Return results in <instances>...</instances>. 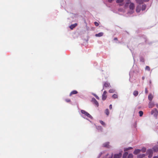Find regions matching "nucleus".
Instances as JSON below:
<instances>
[{"mask_svg": "<svg viewBox=\"0 0 158 158\" xmlns=\"http://www.w3.org/2000/svg\"><path fill=\"white\" fill-rule=\"evenodd\" d=\"M151 114L156 118L158 115V111L155 108L152 110L151 111Z\"/></svg>", "mask_w": 158, "mask_h": 158, "instance_id": "obj_1", "label": "nucleus"}, {"mask_svg": "<svg viewBox=\"0 0 158 158\" xmlns=\"http://www.w3.org/2000/svg\"><path fill=\"white\" fill-rule=\"evenodd\" d=\"M81 113L84 114L85 116H86L87 117L92 118V116L87 112H86L84 110H81Z\"/></svg>", "mask_w": 158, "mask_h": 158, "instance_id": "obj_2", "label": "nucleus"}, {"mask_svg": "<svg viewBox=\"0 0 158 158\" xmlns=\"http://www.w3.org/2000/svg\"><path fill=\"white\" fill-rule=\"evenodd\" d=\"M146 154L148 155V157L149 158H151L153 156V152L152 151L151 149H148L147 150Z\"/></svg>", "mask_w": 158, "mask_h": 158, "instance_id": "obj_3", "label": "nucleus"}, {"mask_svg": "<svg viewBox=\"0 0 158 158\" xmlns=\"http://www.w3.org/2000/svg\"><path fill=\"white\" fill-rule=\"evenodd\" d=\"M92 101L97 107H98L99 106L98 103L94 98H92Z\"/></svg>", "mask_w": 158, "mask_h": 158, "instance_id": "obj_4", "label": "nucleus"}, {"mask_svg": "<svg viewBox=\"0 0 158 158\" xmlns=\"http://www.w3.org/2000/svg\"><path fill=\"white\" fill-rule=\"evenodd\" d=\"M110 143L109 142H107L104 143L103 144V146L105 148H110V146L109 145Z\"/></svg>", "mask_w": 158, "mask_h": 158, "instance_id": "obj_5", "label": "nucleus"}, {"mask_svg": "<svg viewBox=\"0 0 158 158\" xmlns=\"http://www.w3.org/2000/svg\"><path fill=\"white\" fill-rule=\"evenodd\" d=\"M129 8L131 10H133L135 8L134 4L133 3H131L129 5Z\"/></svg>", "mask_w": 158, "mask_h": 158, "instance_id": "obj_6", "label": "nucleus"}, {"mask_svg": "<svg viewBox=\"0 0 158 158\" xmlns=\"http://www.w3.org/2000/svg\"><path fill=\"white\" fill-rule=\"evenodd\" d=\"M122 156V154L120 153L118 154H115L114 156V158H120Z\"/></svg>", "mask_w": 158, "mask_h": 158, "instance_id": "obj_7", "label": "nucleus"}, {"mask_svg": "<svg viewBox=\"0 0 158 158\" xmlns=\"http://www.w3.org/2000/svg\"><path fill=\"white\" fill-rule=\"evenodd\" d=\"M77 24L76 23H75L73 24H72L70 26V28L72 30L73 29L74 27H75L77 26Z\"/></svg>", "mask_w": 158, "mask_h": 158, "instance_id": "obj_8", "label": "nucleus"}, {"mask_svg": "<svg viewBox=\"0 0 158 158\" xmlns=\"http://www.w3.org/2000/svg\"><path fill=\"white\" fill-rule=\"evenodd\" d=\"M141 10V7L140 6H138L136 7V11L138 13L140 12Z\"/></svg>", "mask_w": 158, "mask_h": 158, "instance_id": "obj_9", "label": "nucleus"}, {"mask_svg": "<svg viewBox=\"0 0 158 158\" xmlns=\"http://www.w3.org/2000/svg\"><path fill=\"white\" fill-rule=\"evenodd\" d=\"M78 93L77 91L74 90L72 91L70 94L69 96H71L73 94H76Z\"/></svg>", "mask_w": 158, "mask_h": 158, "instance_id": "obj_10", "label": "nucleus"}, {"mask_svg": "<svg viewBox=\"0 0 158 158\" xmlns=\"http://www.w3.org/2000/svg\"><path fill=\"white\" fill-rule=\"evenodd\" d=\"M141 152V150L137 149H136L133 152L134 154L136 155Z\"/></svg>", "mask_w": 158, "mask_h": 158, "instance_id": "obj_11", "label": "nucleus"}, {"mask_svg": "<svg viewBox=\"0 0 158 158\" xmlns=\"http://www.w3.org/2000/svg\"><path fill=\"white\" fill-rule=\"evenodd\" d=\"M154 106V104L151 102H150L149 103V107L150 108H152Z\"/></svg>", "mask_w": 158, "mask_h": 158, "instance_id": "obj_12", "label": "nucleus"}, {"mask_svg": "<svg viewBox=\"0 0 158 158\" xmlns=\"http://www.w3.org/2000/svg\"><path fill=\"white\" fill-rule=\"evenodd\" d=\"M103 35V32H100L98 34H97L95 35V36L96 37H101Z\"/></svg>", "mask_w": 158, "mask_h": 158, "instance_id": "obj_13", "label": "nucleus"}, {"mask_svg": "<svg viewBox=\"0 0 158 158\" xmlns=\"http://www.w3.org/2000/svg\"><path fill=\"white\" fill-rule=\"evenodd\" d=\"M153 97L152 95L151 94H150L148 96V99L149 100H150L151 102L152 99Z\"/></svg>", "mask_w": 158, "mask_h": 158, "instance_id": "obj_14", "label": "nucleus"}, {"mask_svg": "<svg viewBox=\"0 0 158 158\" xmlns=\"http://www.w3.org/2000/svg\"><path fill=\"white\" fill-rule=\"evenodd\" d=\"M145 156L144 154H139L137 156V158H143Z\"/></svg>", "mask_w": 158, "mask_h": 158, "instance_id": "obj_15", "label": "nucleus"}, {"mask_svg": "<svg viewBox=\"0 0 158 158\" xmlns=\"http://www.w3.org/2000/svg\"><path fill=\"white\" fill-rule=\"evenodd\" d=\"M136 1L137 3L140 4H142L143 2V0H136Z\"/></svg>", "mask_w": 158, "mask_h": 158, "instance_id": "obj_16", "label": "nucleus"}, {"mask_svg": "<svg viewBox=\"0 0 158 158\" xmlns=\"http://www.w3.org/2000/svg\"><path fill=\"white\" fill-rule=\"evenodd\" d=\"M110 85V84L107 82H105L104 85V86L106 87H108Z\"/></svg>", "mask_w": 158, "mask_h": 158, "instance_id": "obj_17", "label": "nucleus"}, {"mask_svg": "<svg viewBox=\"0 0 158 158\" xmlns=\"http://www.w3.org/2000/svg\"><path fill=\"white\" fill-rule=\"evenodd\" d=\"M107 98L106 94H102V99L103 100H105Z\"/></svg>", "mask_w": 158, "mask_h": 158, "instance_id": "obj_18", "label": "nucleus"}, {"mask_svg": "<svg viewBox=\"0 0 158 158\" xmlns=\"http://www.w3.org/2000/svg\"><path fill=\"white\" fill-rule=\"evenodd\" d=\"M138 91L136 90H135V91H134V92L133 93V94L135 97L137 96L138 95Z\"/></svg>", "mask_w": 158, "mask_h": 158, "instance_id": "obj_19", "label": "nucleus"}, {"mask_svg": "<svg viewBox=\"0 0 158 158\" xmlns=\"http://www.w3.org/2000/svg\"><path fill=\"white\" fill-rule=\"evenodd\" d=\"M127 155L128 153L127 152H125L123 154V158H127Z\"/></svg>", "mask_w": 158, "mask_h": 158, "instance_id": "obj_20", "label": "nucleus"}, {"mask_svg": "<svg viewBox=\"0 0 158 158\" xmlns=\"http://www.w3.org/2000/svg\"><path fill=\"white\" fill-rule=\"evenodd\" d=\"M105 113L107 116H108L109 114V111L108 109H106L105 111Z\"/></svg>", "mask_w": 158, "mask_h": 158, "instance_id": "obj_21", "label": "nucleus"}, {"mask_svg": "<svg viewBox=\"0 0 158 158\" xmlns=\"http://www.w3.org/2000/svg\"><path fill=\"white\" fill-rule=\"evenodd\" d=\"M146 8V6L145 5H143L142 7V10H144Z\"/></svg>", "mask_w": 158, "mask_h": 158, "instance_id": "obj_22", "label": "nucleus"}, {"mask_svg": "<svg viewBox=\"0 0 158 158\" xmlns=\"http://www.w3.org/2000/svg\"><path fill=\"white\" fill-rule=\"evenodd\" d=\"M112 97L116 99L118 98V96L117 94H114V95H113Z\"/></svg>", "mask_w": 158, "mask_h": 158, "instance_id": "obj_23", "label": "nucleus"}, {"mask_svg": "<svg viewBox=\"0 0 158 158\" xmlns=\"http://www.w3.org/2000/svg\"><path fill=\"white\" fill-rule=\"evenodd\" d=\"M146 148L143 147L142 148L141 150V151L143 152H145L146 151Z\"/></svg>", "mask_w": 158, "mask_h": 158, "instance_id": "obj_24", "label": "nucleus"}, {"mask_svg": "<svg viewBox=\"0 0 158 158\" xmlns=\"http://www.w3.org/2000/svg\"><path fill=\"white\" fill-rule=\"evenodd\" d=\"M100 122L101 123V124H102L103 126H105L106 124L104 122H103V121H102V120H100Z\"/></svg>", "mask_w": 158, "mask_h": 158, "instance_id": "obj_25", "label": "nucleus"}, {"mask_svg": "<svg viewBox=\"0 0 158 158\" xmlns=\"http://www.w3.org/2000/svg\"><path fill=\"white\" fill-rule=\"evenodd\" d=\"M139 116L140 117H141L142 116L143 114V112L142 111H140L139 112Z\"/></svg>", "mask_w": 158, "mask_h": 158, "instance_id": "obj_26", "label": "nucleus"}, {"mask_svg": "<svg viewBox=\"0 0 158 158\" xmlns=\"http://www.w3.org/2000/svg\"><path fill=\"white\" fill-rule=\"evenodd\" d=\"M153 149L155 152H157L158 151V148L157 147H154Z\"/></svg>", "mask_w": 158, "mask_h": 158, "instance_id": "obj_27", "label": "nucleus"}, {"mask_svg": "<svg viewBox=\"0 0 158 158\" xmlns=\"http://www.w3.org/2000/svg\"><path fill=\"white\" fill-rule=\"evenodd\" d=\"M145 69L148 71H150V69L149 66H147L145 68Z\"/></svg>", "mask_w": 158, "mask_h": 158, "instance_id": "obj_28", "label": "nucleus"}, {"mask_svg": "<svg viewBox=\"0 0 158 158\" xmlns=\"http://www.w3.org/2000/svg\"><path fill=\"white\" fill-rule=\"evenodd\" d=\"M133 155L131 154H129L128 156V158H133Z\"/></svg>", "mask_w": 158, "mask_h": 158, "instance_id": "obj_29", "label": "nucleus"}, {"mask_svg": "<svg viewBox=\"0 0 158 158\" xmlns=\"http://www.w3.org/2000/svg\"><path fill=\"white\" fill-rule=\"evenodd\" d=\"M123 0H117L116 1V2L117 3H119L122 2H123Z\"/></svg>", "mask_w": 158, "mask_h": 158, "instance_id": "obj_30", "label": "nucleus"}, {"mask_svg": "<svg viewBox=\"0 0 158 158\" xmlns=\"http://www.w3.org/2000/svg\"><path fill=\"white\" fill-rule=\"evenodd\" d=\"M132 149V147H129L128 148L125 149L124 151H127V150H130V149Z\"/></svg>", "mask_w": 158, "mask_h": 158, "instance_id": "obj_31", "label": "nucleus"}, {"mask_svg": "<svg viewBox=\"0 0 158 158\" xmlns=\"http://www.w3.org/2000/svg\"><path fill=\"white\" fill-rule=\"evenodd\" d=\"M114 90L113 89H110L109 90V92L110 93H113L114 92Z\"/></svg>", "mask_w": 158, "mask_h": 158, "instance_id": "obj_32", "label": "nucleus"}, {"mask_svg": "<svg viewBox=\"0 0 158 158\" xmlns=\"http://www.w3.org/2000/svg\"><path fill=\"white\" fill-rule=\"evenodd\" d=\"M93 95L97 99L99 100V97L96 94H94Z\"/></svg>", "mask_w": 158, "mask_h": 158, "instance_id": "obj_33", "label": "nucleus"}, {"mask_svg": "<svg viewBox=\"0 0 158 158\" xmlns=\"http://www.w3.org/2000/svg\"><path fill=\"white\" fill-rule=\"evenodd\" d=\"M94 24L96 26H98L99 25V23L96 22H94Z\"/></svg>", "mask_w": 158, "mask_h": 158, "instance_id": "obj_34", "label": "nucleus"}, {"mask_svg": "<svg viewBox=\"0 0 158 158\" xmlns=\"http://www.w3.org/2000/svg\"><path fill=\"white\" fill-rule=\"evenodd\" d=\"M65 101L67 102H70V100L69 99H67L65 100Z\"/></svg>", "mask_w": 158, "mask_h": 158, "instance_id": "obj_35", "label": "nucleus"}, {"mask_svg": "<svg viewBox=\"0 0 158 158\" xmlns=\"http://www.w3.org/2000/svg\"><path fill=\"white\" fill-rule=\"evenodd\" d=\"M145 92L146 94H147L148 92V90L147 88H146L145 89Z\"/></svg>", "mask_w": 158, "mask_h": 158, "instance_id": "obj_36", "label": "nucleus"}, {"mask_svg": "<svg viewBox=\"0 0 158 158\" xmlns=\"http://www.w3.org/2000/svg\"><path fill=\"white\" fill-rule=\"evenodd\" d=\"M107 92L106 91H104V92L103 93V94H106Z\"/></svg>", "mask_w": 158, "mask_h": 158, "instance_id": "obj_37", "label": "nucleus"}, {"mask_svg": "<svg viewBox=\"0 0 158 158\" xmlns=\"http://www.w3.org/2000/svg\"><path fill=\"white\" fill-rule=\"evenodd\" d=\"M109 108L110 109H112V105L110 104L109 106Z\"/></svg>", "mask_w": 158, "mask_h": 158, "instance_id": "obj_38", "label": "nucleus"}, {"mask_svg": "<svg viewBox=\"0 0 158 158\" xmlns=\"http://www.w3.org/2000/svg\"><path fill=\"white\" fill-rule=\"evenodd\" d=\"M153 158H158V156H154Z\"/></svg>", "mask_w": 158, "mask_h": 158, "instance_id": "obj_39", "label": "nucleus"}, {"mask_svg": "<svg viewBox=\"0 0 158 158\" xmlns=\"http://www.w3.org/2000/svg\"><path fill=\"white\" fill-rule=\"evenodd\" d=\"M113 0H108L109 2H111Z\"/></svg>", "mask_w": 158, "mask_h": 158, "instance_id": "obj_40", "label": "nucleus"}, {"mask_svg": "<svg viewBox=\"0 0 158 158\" xmlns=\"http://www.w3.org/2000/svg\"><path fill=\"white\" fill-rule=\"evenodd\" d=\"M114 40H118L117 38H114Z\"/></svg>", "mask_w": 158, "mask_h": 158, "instance_id": "obj_41", "label": "nucleus"}, {"mask_svg": "<svg viewBox=\"0 0 158 158\" xmlns=\"http://www.w3.org/2000/svg\"><path fill=\"white\" fill-rule=\"evenodd\" d=\"M144 77H142V79H143V80H144Z\"/></svg>", "mask_w": 158, "mask_h": 158, "instance_id": "obj_42", "label": "nucleus"}, {"mask_svg": "<svg viewBox=\"0 0 158 158\" xmlns=\"http://www.w3.org/2000/svg\"><path fill=\"white\" fill-rule=\"evenodd\" d=\"M156 106L157 107H158V104H157L156 105Z\"/></svg>", "mask_w": 158, "mask_h": 158, "instance_id": "obj_43", "label": "nucleus"}, {"mask_svg": "<svg viewBox=\"0 0 158 158\" xmlns=\"http://www.w3.org/2000/svg\"><path fill=\"white\" fill-rule=\"evenodd\" d=\"M145 1H149V0H144Z\"/></svg>", "mask_w": 158, "mask_h": 158, "instance_id": "obj_44", "label": "nucleus"}]
</instances>
